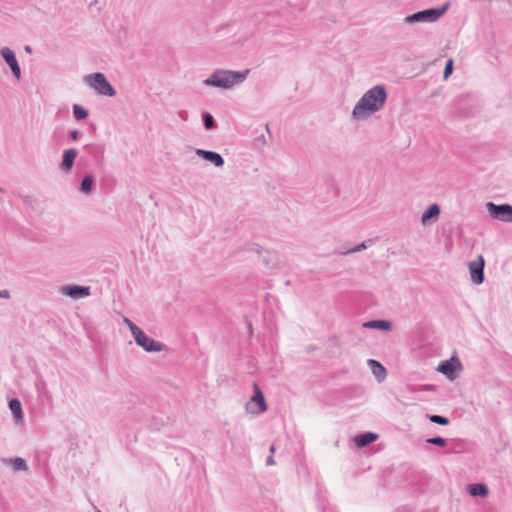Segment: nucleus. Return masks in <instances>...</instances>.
Masks as SVG:
<instances>
[{
  "label": "nucleus",
  "mask_w": 512,
  "mask_h": 512,
  "mask_svg": "<svg viewBox=\"0 0 512 512\" xmlns=\"http://www.w3.org/2000/svg\"><path fill=\"white\" fill-rule=\"evenodd\" d=\"M387 91L383 85H376L366 91L354 106L351 117L353 120H365L380 111L387 101Z\"/></svg>",
  "instance_id": "nucleus-1"
},
{
  "label": "nucleus",
  "mask_w": 512,
  "mask_h": 512,
  "mask_svg": "<svg viewBox=\"0 0 512 512\" xmlns=\"http://www.w3.org/2000/svg\"><path fill=\"white\" fill-rule=\"evenodd\" d=\"M249 72V69L244 71L217 69L203 83L209 87L227 90L236 84L242 83L247 78Z\"/></svg>",
  "instance_id": "nucleus-2"
},
{
  "label": "nucleus",
  "mask_w": 512,
  "mask_h": 512,
  "mask_svg": "<svg viewBox=\"0 0 512 512\" xmlns=\"http://www.w3.org/2000/svg\"><path fill=\"white\" fill-rule=\"evenodd\" d=\"M450 3L446 2L440 7H431L417 11L405 17L406 24L431 23L439 20L449 9Z\"/></svg>",
  "instance_id": "nucleus-3"
},
{
  "label": "nucleus",
  "mask_w": 512,
  "mask_h": 512,
  "mask_svg": "<svg viewBox=\"0 0 512 512\" xmlns=\"http://www.w3.org/2000/svg\"><path fill=\"white\" fill-rule=\"evenodd\" d=\"M85 83L92 89H94L99 95L114 97L117 92L116 89L108 81L104 73L95 72L88 74L84 77Z\"/></svg>",
  "instance_id": "nucleus-4"
},
{
  "label": "nucleus",
  "mask_w": 512,
  "mask_h": 512,
  "mask_svg": "<svg viewBox=\"0 0 512 512\" xmlns=\"http://www.w3.org/2000/svg\"><path fill=\"white\" fill-rule=\"evenodd\" d=\"M486 209L489 216L498 221L512 222V205L509 203L496 204L494 202H487Z\"/></svg>",
  "instance_id": "nucleus-5"
},
{
  "label": "nucleus",
  "mask_w": 512,
  "mask_h": 512,
  "mask_svg": "<svg viewBox=\"0 0 512 512\" xmlns=\"http://www.w3.org/2000/svg\"><path fill=\"white\" fill-rule=\"evenodd\" d=\"M246 409L247 411L255 414L264 413L268 409L264 393L256 382L253 384V396L246 404Z\"/></svg>",
  "instance_id": "nucleus-6"
},
{
  "label": "nucleus",
  "mask_w": 512,
  "mask_h": 512,
  "mask_svg": "<svg viewBox=\"0 0 512 512\" xmlns=\"http://www.w3.org/2000/svg\"><path fill=\"white\" fill-rule=\"evenodd\" d=\"M462 368L460 359L457 356H452L450 359L442 361L437 370L453 381L459 376Z\"/></svg>",
  "instance_id": "nucleus-7"
},
{
  "label": "nucleus",
  "mask_w": 512,
  "mask_h": 512,
  "mask_svg": "<svg viewBox=\"0 0 512 512\" xmlns=\"http://www.w3.org/2000/svg\"><path fill=\"white\" fill-rule=\"evenodd\" d=\"M484 268H485V259L481 254H479L477 256L475 261H470L468 263L470 278L474 284L480 285L484 282V280H485Z\"/></svg>",
  "instance_id": "nucleus-8"
},
{
  "label": "nucleus",
  "mask_w": 512,
  "mask_h": 512,
  "mask_svg": "<svg viewBox=\"0 0 512 512\" xmlns=\"http://www.w3.org/2000/svg\"><path fill=\"white\" fill-rule=\"evenodd\" d=\"M134 340L146 352H160L166 348L165 344L150 338L143 330L134 337Z\"/></svg>",
  "instance_id": "nucleus-9"
},
{
  "label": "nucleus",
  "mask_w": 512,
  "mask_h": 512,
  "mask_svg": "<svg viewBox=\"0 0 512 512\" xmlns=\"http://www.w3.org/2000/svg\"><path fill=\"white\" fill-rule=\"evenodd\" d=\"M0 55L4 59L6 64L9 66L11 73L15 77V79L20 80L22 77L21 67L18 63L15 52L9 47L5 46L0 49Z\"/></svg>",
  "instance_id": "nucleus-10"
},
{
  "label": "nucleus",
  "mask_w": 512,
  "mask_h": 512,
  "mask_svg": "<svg viewBox=\"0 0 512 512\" xmlns=\"http://www.w3.org/2000/svg\"><path fill=\"white\" fill-rule=\"evenodd\" d=\"M91 288L89 286L82 285H65L61 287V293L72 299H81L91 294Z\"/></svg>",
  "instance_id": "nucleus-11"
},
{
  "label": "nucleus",
  "mask_w": 512,
  "mask_h": 512,
  "mask_svg": "<svg viewBox=\"0 0 512 512\" xmlns=\"http://www.w3.org/2000/svg\"><path fill=\"white\" fill-rule=\"evenodd\" d=\"M195 153L203 160L212 163L215 167H222L225 163L224 158L218 152L197 148Z\"/></svg>",
  "instance_id": "nucleus-12"
},
{
  "label": "nucleus",
  "mask_w": 512,
  "mask_h": 512,
  "mask_svg": "<svg viewBox=\"0 0 512 512\" xmlns=\"http://www.w3.org/2000/svg\"><path fill=\"white\" fill-rule=\"evenodd\" d=\"M84 148L86 152L93 158L97 166L102 167L104 165V144H87Z\"/></svg>",
  "instance_id": "nucleus-13"
},
{
  "label": "nucleus",
  "mask_w": 512,
  "mask_h": 512,
  "mask_svg": "<svg viewBox=\"0 0 512 512\" xmlns=\"http://www.w3.org/2000/svg\"><path fill=\"white\" fill-rule=\"evenodd\" d=\"M78 155V150L75 148H69L63 151L62 160L59 164L60 169L68 173L72 170L75 159Z\"/></svg>",
  "instance_id": "nucleus-14"
},
{
  "label": "nucleus",
  "mask_w": 512,
  "mask_h": 512,
  "mask_svg": "<svg viewBox=\"0 0 512 512\" xmlns=\"http://www.w3.org/2000/svg\"><path fill=\"white\" fill-rule=\"evenodd\" d=\"M377 439H378V434L368 431V432H363V433L356 435L353 438V442L356 447L364 448V447H367L368 445L372 444L373 442H375Z\"/></svg>",
  "instance_id": "nucleus-15"
},
{
  "label": "nucleus",
  "mask_w": 512,
  "mask_h": 512,
  "mask_svg": "<svg viewBox=\"0 0 512 512\" xmlns=\"http://www.w3.org/2000/svg\"><path fill=\"white\" fill-rule=\"evenodd\" d=\"M363 328L367 329H377L385 332H389L392 330V323L386 319H375L366 321L362 324Z\"/></svg>",
  "instance_id": "nucleus-16"
},
{
  "label": "nucleus",
  "mask_w": 512,
  "mask_h": 512,
  "mask_svg": "<svg viewBox=\"0 0 512 512\" xmlns=\"http://www.w3.org/2000/svg\"><path fill=\"white\" fill-rule=\"evenodd\" d=\"M440 206L438 204H431L426 208V210L422 213L421 216V222L423 225H426L427 223L431 221H436L438 219V216L440 214Z\"/></svg>",
  "instance_id": "nucleus-17"
},
{
  "label": "nucleus",
  "mask_w": 512,
  "mask_h": 512,
  "mask_svg": "<svg viewBox=\"0 0 512 512\" xmlns=\"http://www.w3.org/2000/svg\"><path fill=\"white\" fill-rule=\"evenodd\" d=\"M367 364L371 369L373 375L379 382L383 381L386 378L387 370L379 361L375 359H369L367 361Z\"/></svg>",
  "instance_id": "nucleus-18"
},
{
  "label": "nucleus",
  "mask_w": 512,
  "mask_h": 512,
  "mask_svg": "<svg viewBox=\"0 0 512 512\" xmlns=\"http://www.w3.org/2000/svg\"><path fill=\"white\" fill-rule=\"evenodd\" d=\"M94 188H95V177L92 174H86L82 178V180L79 184L78 190L85 195H90L93 192Z\"/></svg>",
  "instance_id": "nucleus-19"
},
{
  "label": "nucleus",
  "mask_w": 512,
  "mask_h": 512,
  "mask_svg": "<svg viewBox=\"0 0 512 512\" xmlns=\"http://www.w3.org/2000/svg\"><path fill=\"white\" fill-rule=\"evenodd\" d=\"M468 493L473 497L485 498L489 494V489L484 483H472L467 486Z\"/></svg>",
  "instance_id": "nucleus-20"
},
{
  "label": "nucleus",
  "mask_w": 512,
  "mask_h": 512,
  "mask_svg": "<svg viewBox=\"0 0 512 512\" xmlns=\"http://www.w3.org/2000/svg\"><path fill=\"white\" fill-rule=\"evenodd\" d=\"M9 408L12 412L13 418L16 423L23 421L22 404L18 398H11L9 400Z\"/></svg>",
  "instance_id": "nucleus-21"
},
{
  "label": "nucleus",
  "mask_w": 512,
  "mask_h": 512,
  "mask_svg": "<svg viewBox=\"0 0 512 512\" xmlns=\"http://www.w3.org/2000/svg\"><path fill=\"white\" fill-rule=\"evenodd\" d=\"M7 464H9L14 471H27L28 465L24 458L21 457H13L4 460Z\"/></svg>",
  "instance_id": "nucleus-22"
},
{
  "label": "nucleus",
  "mask_w": 512,
  "mask_h": 512,
  "mask_svg": "<svg viewBox=\"0 0 512 512\" xmlns=\"http://www.w3.org/2000/svg\"><path fill=\"white\" fill-rule=\"evenodd\" d=\"M201 116L205 129L213 130L217 127V122L215 121L211 113L204 111L202 112Z\"/></svg>",
  "instance_id": "nucleus-23"
},
{
  "label": "nucleus",
  "mask_w": 512,
  "mask_h": 512,
  "mask_svg": "<svg viewBox=\"0 0 512 512\" xmlns=\"http://www.w3.org/2000/svg\"><path fill=\"white\" fill-rule=\"evenodd\" d=\"M72 110H73V116L77 121L85 120L89 115L88 110L79 104H74L72 107Z\"/></svg>",
  "instance_id": "nucleus-24"
},
{
  "label": "nucleus",
  "mask_w": 512,
  "mask_h": 512,
  "mask_svg": "<svg viewBox=\"0 0 512 512\" xmlns=\"http://www.w3.org/2000/svg\"><path fill=\"white\" fill-rule=\"evenodd\" d=\"M263 262L268 268H274L277 265L276 252L269 250L266 251V254L263 257Z\"/></svg>",
  "instance_id": "nucleus-25"
},
{
  "label": "nucleus",
  "mask_w": 512,
  "mask_h": 512,
  "mask_svg": "<svg viewBox=\"0 0 512 512\" xmlns=\"http://www.w3.org/2000/svg\"><path fill=\"white\" fill-rule=\"evenodd\" d=\"M370 243H372V240L368 239V240H365V241L355 245L354 247L349 248L346 251H343V252H340V253L344 254V255H347V254H352V253L360 252V251L366 249L368 247V244H370Z\"/></svg>",
  "instance_id": "nucleus-26"
},
{
  "label": "nucleus",
  "mask_w": 512,
  "mask_h": 512,
  "mask_svg": "<svg viewBox=\"0 0 512 512\" xmlns=\"http://www.w3.org/2000/svg\"><path fill=\"white\" fill-rule=\"evenodd\" d=\"M427 418L429 419L430 422H432L434 424L442 425V426H446L450 423L449 418L442 416V415L428 414Z\"/></svg>",
  "instance_id": "nucleus-27"
},
{
  "label": "nucleus",
  "mask_w": 512,
  "mask_h": 512,
  "mask_svg": "<svg viewBox=\"0 0 512 512\" xmlns=\"http://www.w3.org/2000/svg\"><path fill=\"white\" fill-rule=\"evenodd\" d=\"M426 442L431 445L439 446V447H445L447 445V439L441 437V436H435L431 438H427Z\"/></svg>",
  "instance_id": "nucleus-28"
},
{
  "label": "nucleus",
  "mask_w": 512,
  "mask_h": 512,
  "mask_svg": "<svg viewBox=\"0 0 512 512\" xmlns=\"http://www.w3.org/2000/svg\"><path fill=\"white\" fill-rule=\"evenodd\" d=\"M123 322L128 326L131 334L133 335V337H136V335L138 333L141 332V328L138 327L133 321H131L129 318H124Z\"/></svg>",
  "instance_id": "nucleus-29"
},
{
  "label": "nucleus",
  "mask_w": 512,
  "mask_h": 512,
  "mask_svg": "<svg viewBox=\"0 0 512 512\" xmlns=\"http://www.w3.org/2000/svg\"><path fill=\"white\" fill-rule=\"evenodd\" d=\"M454 70V61L453 59H448L445 63L444 71H443V78L446 80L448 79Z\"/></svg>",
  "instance_id": "nucleus-30"
},
{
  "label": "nucleus",
  "mask_w": 512,
  "mask_h": 512,
  "mask_svg": "<svg viewBox=\"0 0 512 512\" xmlns=\"http://www.w3.org/2000/svg\"><path fill=\"white\" fill-rule=\"evenodd\" d=\"M23 203L32 209H36V206L38 205L37 199L32 195H26L22 197Z\"/></svg>",
  "instance_id": "nucleus-31"
},
{
  "label": "nucleus",
  "mask_w": 512,
  "mask_h": 512,
  "mask_svg": "<svg viewBox=\"0 0 512 512\" xmlns=\"http://www.w3.org/2000/svg\"><path fill=\"white\" fill-rule=\"evenodd\" d=\"M246 250L247 251H256L257 253L260 254L262 252L263 248L257 243H250L247 245Z\"/></svg>",
  "instance_id": "nucleus-32"
},
{
  "label": "nucleus",
  "mask_w": 512,
  "mask_h": 512,
  "mask_svg": "<svg viewBox=\"0 0 512 512\" xmlns=\"http://www.w3.org/2000/svg\"><path fill=\"white\" fill-rule=\"evenodd\" d=\"M81 132L79 130H70L69 131V137L73 141H77L81 137Z\"/></svg>",
  "instance_id": "nucleus-33"
},
{
  "label": "nucleus",
  "mask_w": 512,
  "mask_h": 512,
  "mask_svg": "<svg viewBox=\"0 0 512 512\" xmlns=\"http://www.w3.org/2000/svg\"><path fill=\"white\" fill-rule=\"evenodd\" d=\"M461 448H462V442L461 441H458L456 442L453 447L450 449V452L451 453H459L461 451Z\"/></svg>",
  "instance_id": "nucleus-34"
},
{
  "label": "nucleus",
  "mask_w": 512,
  "mask_h": 512,
  "mask_svg": "<svg viewBox=\"0 0 512 512\" xmlns=\"http://www.w3.org/2000/svg\"><path fill=\"white\" fill-rule=\"evenodd\" d=\"M0 298L9 299L10 298V292L6 289L0 290Z\"/></svg>",
  "instance_id": "nucleus-35"
},
{
  "label": "nucleus",
  "mask_w": 512,
  "mask_h": 512,
  "mask_svg": "<svg viewBox=\"0 0 512 512\" xmlns=\"http://www.w3.org/2000/svg\"><path fill=\"white\" fill-rule=\"evenodd\" d=\"M274 464H275V460H274L273 455L268 456L267 459H266V465L267 466H272Z\"/></svg>",
  "instance_id": "nucleus-36"
},
{
  "label": "nucleus",
  "mask_w": 512,
  "mask_h": 512,
  "mask_svg": "<svg viewBox=\"0 0 512 512\" xmlns=\"http://www.w3.org/2000/svg\"><path fill=\"white\" fill-rule=\"evenodd\" d=\"M179 116L181 117V119H183L185 121L188 119V113L185 110L180 111Z\"/></svg>",
  "instance_id": "nucleus-37"
},
{
  "label": "nucleus",
  "mask_w": 512,
  "mask_h": 512,
  "mask_svg": "<svg viewBox=\"0 0 512 512\" xmlns=\"http://www.w3.org/2000/svg\"><path fill=\"white\" fill-rule=\"evenodd\" d=\"M247 329H248V333L250 336L253 335V327H252V324L251 322L247 321Z\"/></svg>",
  "instance_id": "nucleus-38"
},
{
  "label": "nucleus",
  "mask_w": 512,
  "mask_h": 512,
  "mask_svg": "<svg viewBox=\"0 0 512 512\" xmlns=\"http://www.w3.org/2000/svg\"><path fill=\"white\" fill-rule=\"evenodd\" d=\"M257 141H261L263 144H266V139L264 135H260L256 138Z\"/></svg>",
  "instance_id": "nucleus-39"
},
{
  "label": "nucleus",
  "mask_w": 512,
  "mask_h": 512,
  "mask_svg": "<svg viewBox=\"0 0 512 512\" xmlns=\"http://www.w3.org/2000/svg\"><path fill=\"white\" fill-rule=\"evenodd\" d=\"M434 389H435V386H434V385H426V386L424 387V390H426V391H432V390H434Z\"/></svg>",
  "instance_id": "nucleus-40"
},
{
  "label": "nucleus",
  "mask_w": 512,
  "mask_h": 512,
  "mask_svg": "<svg viewBox=\"0 0 512 512\" xmlns=\"http://www.w3.org/2000/svg\"><path fill=\"white\" fill-rule=\"evenodd\" d=\"M269 451H270L271 455H273L275 453V445L274 444H272L270 446Z\"/></svg>",
  "instance_id": "nucleus-41"
},
{
  "label": "nucleus",
  "mask_w": 512,
  "mask_h": 512,
  "mask_svg": "<svg viewBox=\"0 0 512 512\" xmlns=\"http://www.w3.org/2000/svg\"><path fill=\"white\" fill-rule=\"evenodd\" d=\"M25 51H26L27 53H32V48H31L29 45H26V46H25Z\"/></svg>",
  "instance_id": "nucleus-42"
},
{
  "label": "nucleus",
  "mask_w": 512,
  "mask_h": 512,
  "mask_svg": "<svg viewBox=\"0 0 512 512\" xmlns=\"http://www.w3.org/2000/svg\"><path fill=\"white\" fill-rule=\"evenodd\" d=\"M97 3H98V1H97V0L92 1V2L90 3V7H92V6H97Z\"/></svg>",
  "instance_id": "nucleus-43"
},
{
  "label": "nucleus",
  "mask_w": 512,
  "mask_h": 512,
  "mask_svg": "<svg viewBox=\"0 0 512 512\" xmlns=\"http://www.w3.org/2000/svg\"><path fill=\"white\" fill-rule=\"evenodd\" d=\"M266 130H267V132L270 134V129H269L268 124H266Z\"/></svg>",
  "instance_id": "nucleus-44"
},
{
  "label": "nucleus",
  "mask_w": 512,
  "mask_h": 512,
  "mask_svg": "<svg viewBox=\"0 0 512 512\" xmlns=\"http://www.w3.org/2000/svg\"><path fill=\"white\" fill-rule=\"evenodd\" d=\"M0 192H4V190L0 187Z\"/></svg>",
  "instance_id": "nucleus-45"
}]
</instances>
